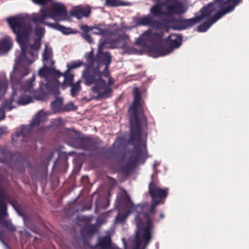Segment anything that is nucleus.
Masks as SVG:
<instances>
[{"label": "nucleus", "instance_id": "nucleus-27", "mask_svg": "<svg viewBox=\"0 0 249 249\" xmlns=\"http://www.w3.org/2000/svg\"><path fill=\"white\" fill-rule=\"evenodd\" d=\"M82 37L89 43H93V40L89 35L87 34H84L82 35Z\"/></svg>", "mask_w": 249, "mask_h": 249}, {"label": "nucleus", "instance_id": "nucleus-11", "mask_svg": "<svg viewBox=\"0 0 249 249\" xmlns=\"http://www.w3.org/2000/svg\"><path fill=\"white\" fill-rule=\"evenodd\" d=\"M52 56L53 53L52 48L48 44H46L44 52L43 53V59L44 66L42 68L40 69L38 72V74L40 77L43 78L47 77L48 75V70L54 69L53 68L54 62L52 59Z\"/></svg>", "mask_w": 249, "mask_h": 249}, {"label": "nucleus", "instance_id": "nucleus-38", "mask_svg": "<svg viewBox=\"0 0 249 249\" xmlns=\"http://www.w3.org/2000/svg\"><path fill=\"white\" fill-rule=\"evenodd\" d=\"M163 217V215L162 214H160V217L162 218Z\"/></svg>", "mask_w": 249, "mask_h": 249}, {"label": "nucleus", "instance_id": "nucleus-29", "mask_svg": "<svg viewBox=\"0 0 249 249\" xmlns=\"http://www.w3.org/2000/svg\"><path fill=\"white\" fill-rule=\"evenodd\" d=\"M6 83L4 82L0 85V94H3L6 89Z\"/></svg>", "mask_w": 249, "mask_h": 249}, {"label": "nucleus", "instance_id": "nucleus-16", "mask_svg": "<svg viewBox=\"0 0 249 249\" xmlns=\"http://www.w3.org/2000/svg\"><path fill=\"white\" fill-rule=\"evenodd\" d=\"M6 199V194L0 186V215L1 216H4L6 214V206L4 202Z\"/></svg>", "mask_w": 249, "mask_h": 249}, {"label": "nucleus", "instance_id": "nucleus-22", "mask_svg": "<svg viewBox=\"0 0 249 249\" xmlns=\"http://www.w3.org/2000/svg\"><path fill=\"white\" fill-rule=\"evenodd\" d=\"M91 31L95 35H103L107 32V30L101 27L95 26L92 27Z\"/></svg>", "mask_w": 249, "mask_h": 249}, {"label": "nucleus", "instance_id": "nucleus-14", "mask_svg": "<svg viewBox=\"0 0 249 249\" xmlns=\"http://www.w3.org/2000/svg\"><path fill=\"white\" fill-rule=\"evenodd\" d=\"M48 115V114L47 112L42 110L39 111L31 123V126H35L38 125L40 123L45 121Z\"/></svg>", "mask_w": 249, "mask_h": 249}, {"label": "nucleus", "instance_id": "nucleus-28", "mask_svg": "<svg viewBox=\"0 0 249 249\" xmlns=\"http://www.w3.org/2000/svg\"><path fill=\"white\" fill-rule=\"evenodd\" d=\"M91 28L92 27H89L86 25H82L80 26V29L85 32H89L90 31H91Z\"/></svg>", "mask_w": 249, "mask_h": 249}, {"label": "nucleus", "instance_id": "nucleus-2", "mask_svg": "<svg viewBox=\"0 0 249 249\" xmlns=\"http://www.w3.org/2000/svg\"><path fill=\"white\" fill-rule=\"evenodd\" d=\"M101 40L98 46V57L106 65L104 71L100 72L99 68H91L90 65L92 61L93 53L91 52L87 56L89 66L83 71L82 77L85 80L86 84L91 86L92 91L98 97L106 98L111 92L110 86L114 83V80L109 77L108 70V66L111 61V56L107 52L102 51L104 47L106 46L107 43Z\"/></svg>", "mask_w": 249, "mask_h": 249}, {"label": "nucleus", "instance_id": "nucleus-6", "mask_svg": "<svg viewBox=\"0 0 249 249\" xmlns=\"http://www.w3.org/2000/svg\"><path fill=\"white\" fill-rule=\"evenodd\" d=\"M134 101L133 105L129 109L130 114V122L131 132V141L136 139L138 141H140V125L138 119V115H141L143 112L142 105L140 102L141 94L138 88H135L133 90Z\"/></svg>", "mask_w": 249, "mask_h": 249}, {"label": "nucleus", "instance_id": "nucleus-7", "mask_svg": "<svg viewBox=\"0 0 249 249\" xmlns=\"http://www.w3.org/2000/svg\"><path fill=\"white\" fill-rule=\"evenodd\" d=\"M52 77L55 79L56 87L61 86L64 89L66 86H71L72 84L74 75L67 70L63 74H61L54 69L48 70V75L47 77H45L44 78L46 80H48L49 78Z\"/></svg>", "mask_w": 249, "mask_h": 249}, {"label": "nucleus", "instance_id": "nucleus-3", "mask_svg": "<svg viewBox=\"0 0 249 249\" xmlns=\"http://www.w3.org/2000/svg\"><path fill=\"white\" fill-rule=\"evenodd\" d=\"M127 212L124 214L119 212L116 218L117 222L121 223L130 213L135 214V221L137 226L135 240V249H145L152 238L153 226L148 216L143 213L141 205L134 206L128 197H126Z\"/></svg>", "mask_w": 249, "mask_h": 249}, {"label": "nucleus", "instance_id": "nucleus-23", "mask_svg": "<svg viewBox=\"0 0 249 249\" xmlns=\"http://www.w3.org/2000/svg\"><path fill=\"white\" fill-rule=\"evenodd\" d=\"M106 5L108 6H117L122 5L119 0H106Z\"/></svg>", "mask_w": 249, "mask_h": 249}, {"label": "nucleus", "instance_id": "nucleus-17", "mask_svg": "<svg viewBox=\"0 0 249 249\" xmlns=\"http://www.w3.org/2000/svg\"><path fill=\"white\" fill-rule=\"evenodd\" d=\"M99 245L102 249H118L116 247H112L109 236H106L104 238H101L99 241Z\"/></svg>", "mask_w": 249, "mask_h": 249}, {"label": "nucleus", "instance_id": "nucleus-32", "mask_svg": "<svg viewBox=\"0 0 249 249\" xmlns=\"http://www.w3.org/2000/svg\"><path fill=\"white\" fill-rule=\"evenodd\" d=\"M5 132V129L3 128H0V136L4 134Z\"/></svg>", "mask_w": 249, "mask_h": 249}, {"label": "nucleus", "instance_id": "nucleus-19", "mask_svg": "<svg viewBox=\"0 0 249 249\" xmlns=\"http://www.w3.org/2000/svg\"><path fill=\"white\" fill-rule=\"evenodd\" d=\"M81 80H79L75 83L72 84V85H71V94L72 96H76L78 94V92L81 90Z\"/></svg>", "mask_w": 249, "mask_h": 249}, {"label": "nucleus", "instance_id": "nucleus-25", "mask_svg": "<svg viewBox=\"0 0 249 249\" xmlns=\"http://www.w3.org/2000/svg\"><path fill=\"white\" fill-rule=\"evenodd\" d=\"M12 102V101L6 102L3 106V109L9 110L13 108V107L11 106Z\"/></svg>", "mask_w": 249, "mask_h": 249}, {"label": "nucleus", "instance_id": "nucleus-15", "mask_svg": "<svg viewBox=\"0 0 249 249\" xmlns=\"http://www.w3.org/2000/svg\"><path fill=\"white\" fill-rule=\"evenodd\" d=\"M12 46V41L8 36H5L1 41L0 46V53L2 54L4 52L9 51Z\"/></svg>", "mask_w": 249, "mask_h": 249}, {"label": "nucleus", "instance_id": "nucleus-18", "mask_svg": "<svg viewBox=\"0 0 249 249\" xmlns=\"http://www.w3.org/2000/svg\"><path fill=\"white\" fill-rule=\"evenodd\" d=\"M152 18L148 16L135 19V23L137 25H149L152 24Z\"/></svg>", "mask_w": 249, "mask_h": 249}, {"label": "nucleus", "instance_id": "nucleus-35", "mask_svg": "<svg viewBox=\"0 0 249 249\" xmlns=\"http://www.w3.org/2000/svg\"><path fill=\"white\" fill-rule=\"evenodd\" d=\"M235 0L237 1V4H238V2H239V1H240V0Z\"/></svg>", "mask_w": 249, "mask_h": 249}, {"label": "nucleus", "instance_id": "nucleus-21", "mask_svg": "<svg viewBox=\"0 0 249 249\" xmlns=\"http://www.w3.org/2000/svg\"><path fill=\"white\" fill-rule=\"evenodd\" d=\"M83 65L82 62L80 60L72 61L67 64V71H70L71 70L78 68Z\"/></svg>", "mask_w": 249, "mask_h": 249}, {"label": "nucleus", "instance_id": "nucleus-31", "mask_svg": "<svg viewBox=\"0 0 249 249\" xmlns=\"http://www.w3.org/2000/svg\"><path fill=\"white\" fill-rule=\"evenodd\" d=\"M142 153L144 154L145 152H146V147H145V144L144 142H142Z\"/></svg>", "mask_w": 249, "mask_h": 249}, {"label": "nucleus", "instance_id": "nucleus-10", "mask_svg": "<svg viewBox=\"0 0 249 249\" xmlns=\"http://www.w3.org/2000/svg\"><path fill=\"white\" fill-rule=\"evenodd\" d=\"M216 10H217L216 9ZM215 11V9H214L213 11H210L209 10H206V12H208V13L205 14V11L204 12L203 11H201V14L200 16H197L194 18L178 21L177 23V25L176 27H175V28L178 30H183L190 28L196 23L199 22V20L203 18H212L213 17V16L216 13Z\"/></svg>", "mask_w": 249, "mask_h": 249}, {"label": "nucleus", "instance_id": "nucleus-37", "mask_svg": "<svg viewBox=\"0 0 249 249\" xmlns=\"http://www.w3.org/2000/svg\"><path fill=\"white\" fill-rule=\"evenodd\" d=\"M17 136L18 137H19V138H20V137H21L20 135H17Z\"/></svg>", "mask_w": 249, "mask_h": 249}, {"label": "nucleus", "instance_id": "nucleus-1", "mask_svg": "<svg viewBox=\"0 0 249 249\" xmlns=\"http://www.w3.org/2000/svg\"><path fill=\"white\" fill-rule=\"evenodd\" d=\"M7 21L13 31L16 34V39L21 50L20 55L15 61L13 75L11 76L13 83V94L18 93L22 95L18 100L19 105H26L32 102V98L27 95L31 94L33 87V82L35 77L33 76L27 82L23 85L19 80H16L14 76H24L29 73L28 65L31 64L36 58L37 52L41 45V39L44 36V29L36 26L34 34L36 38L34 44L28 47L27 43L29 36L32 34V29L29 18L27 16H18L9 18Z\"/></svg>", "mask_w": 249, "mask_h": 249}, {"label": "nucleus", "instance_id": "nucleus-30", "mask_svg": "<svg viewBox=\"0 0 249 249\" xmlns=\"http://www.w3.org/2000/svg\"><path fill=\"white\" fill-rule=\"evenodd\" d=\"M5 117V114L3 110L0 108V120L3 119Z\"/></svg>", "mask_w": 249, "mask_h": 249}, {"label": "nucleus", "instance_id": "nucleus-34", "mask_svg": "<svg viewBox=\"0 0 249 249\" xmlns=\"http://www.w3.org/2000/svg\"><path fill=\"white\" fill-rule=\"evenodd\" d=\"M58 92H58V91L57 90H56L55 91L54 94H57L58 93Z\"/></svg>", "mask_w": 249, "mask_h": 249}, {"label": "nucleus", "instance_id": "nucleus-12", "mask_svg": "<svg viewBox=\"0 0 249 249\" xmlns=\"http://www.w3.org/2000/svg\"><path fill=\"white\" fill-rule=\"evenodd\" d=\"M160 27L159 26H154L149 30L143 33L141 36L136 39V44L144 47L147 43L158 38L160 35L157 32L160 30Z\"/></svg>", "mask_w": 249, "mask_h": 249}, {"label": "nucleus", "instance_id": "nucleus-26", "mask_svg": "<svg viewBox=\"0 0 249 249\" xmlns=\"http://www.w3.org/2000/svg\"><path fill=\"white\" fill-rule=\"evenodd\" d=\"M11 203L13 206L14 209L17 212L18 214L21 215L20 213V207L19 205L17 202H11Z\"/></svg>", "mask_w": 249, "mask_h": 249}, {"label": "nucleus", "instance_id": "nucleus-24", "mask_svg": "<svg viewBox=\"0 0 249 249\" xmlns=\"http://www.w3.org/2000/svg\"><path fill=\"white\" fill-rule=\"evenodd\" d=\"M76 109V107L71 102L66 105L64 107V110L66 111L73 110Z\"/></svg>", "mask_w": 249, "mask_h": 249}, {"label": "nucleus", "instance_id": "nucleus-9", "mask_svg": "<svg viewBox=\"0 0 249 249\" xmlns=\"http://www.w3.org/2000/svg\"><path fill=\"white\" fill-rule=\"evenodd\" d=\"M167 189H163L153 185L152 182L149 184V192L152 199V203L150 208L151 213L155 211L156 207L160 203L161 199L167 196Z\"/></svg>", "mask_w": 249, "mask_h": 249}, {"label": "nucleus", "instance_id": "nucleus-33", "mask_svg": "<svg viewBox=\"0 0 249 249\" xmlns=\"http://www.w3.org/2000/svg\"><path fill=\"white\" fill-rule=\"evenodd\" d=\"M8 228L11 231L15 230V228L12 224H10L9 226H8Z\"/></svg>", "mask_w": 249, "mask_h": 249}, {"label": "nucleus", "instance_id": "nucleus-20", "mask_svg": "<svg viewBox=\"0 0 249 249\" xmlns=\"http://www.w3.org/2000/svg\"><path fill=\"white\" fill-rule=\"evenodd\" d=\"M63 99L61 98H57L52 103V107L54 111L58 112L62 110Z\"/></svg>", "mask_w": 249, "mask_h": 249}, {"label": "nucleus", "instance_id": "nucleus-36", "mask_svg": "<svg viewBox=\"0 0 249 249\" xmlns=\"http://www.w3.org/2000/svg\"><path fill=\"white\" fill-rule=\"evenodd\" d=\"M23 221H24V222L25 223V217H24V216H23Z\"/></svg>", "mask_w": 249, "mask_h": 249}, {"label": "nucleus", "instance_id": "nucleus-5", "mask_svg": "<svg viewBox=\"0 0 249 249\" xmlns=\"http://www.w3.org/2000/svg\"><path fill=\"white\" fill-rule=\"evenodd\" d=\"M237 5V1L235 0H215L213 2L208 4L201 11H205V14H208L206 10H215L216 13L213 17L210 18H203L199 21L206 19L207 21L200 25L197 28L198 31L200 32H206L208 29L218 19L225 14L231 12Z\"/></svg>", "mask_w": 249, "mask_h": 249}, {"label": "nucleus", "instance_id": "nucleus-4", "mask_svg": "<svg viewBox=\"0 0 249 249\" xmlns=\"http://www.w3.org/2000/svg\"><path fill=\"white\" fill-rule=\"evenodd\" d=\"M90 13L89 7H83L80 6L73 7L69 15L63 3L54 2L52 3L50 9L42 8L40 10V15L33 13L31 18L34 22H43L44 20L51 18L55 21L69 20L71 16H74L78 19L83 17H88Z\"/></svg>", "mask_w": 249, "mask_h": 249}, {"label": "nucleus", "instance_id": "nucleus-13", "mask_svg": "<svg viewBox=\"0 0 249 249\" xmlns=\"http://www.w3.org/2000/svg\"><path fill=\"white\" fill-rule=\"evenodd\" d=\"M45 20H44L43 22H33L34 23H43L46 25H47L48 26H49L50 28H52L58 30H59L62 33L65 34H73L75 33V32H73L72 31V30L69 28H66L63 26H61L58 24L57 23H49L47 22H45Z\"/></svg>", "mask_w": 249, "mask_h": 249}, {"label": "nucleus", "instance_id": "nucleus-8", "mask_svg": "<svg viewBox=\"0 0 249 249\" xmlns=\"http://www.w3.org/2000/svg\"><path fill=\"white\" fill-rule=\"evenodd\" d=\"M181 43V37L177 34H171L167 39V44L169 46L166 51L159 48L151 50L150 51V55L153 57H157L165 55L170 53L173 49L178 48Z\"/></svg>", "mask_w": 249, "mask_h": 249}]
</instances>
